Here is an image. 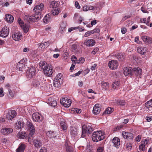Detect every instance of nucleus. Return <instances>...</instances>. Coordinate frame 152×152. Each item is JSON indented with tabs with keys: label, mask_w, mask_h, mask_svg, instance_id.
Instances as JSON below:
<instances>
[{
	"label": "nucleus",
	"mask_w": 152,
	"mask_h": 152,
	"mask_svg": "<svg viewBox=\"0 0 152 152\" xmlns=\"http://www.w3.org/2000/svg\"><path fill=\"white\" fill-rule=\"evenodd\" d=\"M44 9V4L43 3H41L34 7L33 11L35 12V14L30 16L27 15L26 17L27 18L28 21L33 22L37 21L41 18L40 13Z\"/></svg>",
	"instance_id": "1"
},
{
	"label": "nucleus",
	"mask_w": 152,
	"mask_h": 152,
	"mask_svg": "<svg viewBox=\"0 0 152 152\" xmlns=\"http://www.w3.org/2000/svg\"><path fill=\"white\" fill-rule=\"evenodd\" d=\"M39 66L43 70L46 75L50 76L52 74L53 70L52 67L45 61L40 62Z\"/></svg>",
	"instance_id": "2"
},
{
	"label": "nucleus",
	"mask_w": 152,
	"mask_h": 152,
	"mask_svg": "<svg viewBox=\"0 0 152 152\" xmlns=\"http://www.w3.org/2000/svg\"><path fill=\"white\" fill-rule=\"evenodd\" d=\"M93 131V128L91 124L83 125L82 126V137H84L86 136H88Z\"/></svg>",
	"instance_id": "3"
},
{
	"label": "nucleus",
	"mask_w": 152,
	"mask_h": 152,
	"mask_svg": "<svg viewBox=\"0 0 152 152\" xmlns=\"http://www.w3.org/2000/svg\"><path fill=\"white\" fill-rule=\"evenodd\" d=\"M27 126L29 129L30 133L26 141L31 143V141L33 140V135L35 132V129L33 124L30 122H28Z\"/></svg>",
	"instance_id": "4"
},
{
	"label": "nucleus",
	"mask_w": 152,
	"mask_h": 152,
	"mask_svg": "<svg viewBox=\"0 0 152 152\" xmlns=\"http://www.w3.org/2000/svg\"><path fill=\"white\" fill-rule=\"evenodd\" d=\"M104 138V135L100 131L94 132L92 136V140L94 142H97L102 140Z\"/></svg>",
	"instance_id": "5"
},
{
	"label": "nucleus",
	"mask_w": 152,
	"mask_h": 152,
	"mask_svg": "<svg viewBox=\"0 0 152 152\" xmlns=\"http://www.w3.org/2000/svg\"><path fill=\"white\" fill-rule=\"evenodd\" d=\"M62 75L59 73L55 77V80L53 82V86L55 88H58L62 83L63 81Z\"/></svg>",
	"instance_id": "6"
},
{
	"label": "nucleus",
	"mask_w": 152,
	"mask_h": 152,
	"mask_svg": "<svg viewBox=\"0 0 152 152\" xmlns=\"http://www.w3.org/2000/svg\"><path fill=\"white\" fill-rule=\"evenodd\" d=\"M41 85L39 88H40L42 90L50 91L53 89V87L51 84H50L47 83H45L44 81L43 82H41Z\"/></svg>",
	"instance_id": "7"
},
{
	"label": "nucleus",
	"mask_w": 152,
	"mask_h": 152,
	"mask_svg": "<svg viewBox=\"0 0 152 152\" xmlns=\"http://www.w3.org/2000/svg\"><path fill=\"white\" fill-rule=\"evenodd\" d=\"M32 118L34 121L39 123L43 120L42 115L37 112L34 113L32 114Z\"/></svg>",
	"instance_id": "8"
},
{
	"label": "nucleus",
	"mask_w": 152,
	"mask_h": 152,
	"mask_svg": "<svg viewBox=\"0 0 152 152\" xmlns=\"http://www.w3.org/2000/svg\"><path fill=\"white\" fill-rule=\"evenodd\" d=\"M36 69L35 67H31L28 69L26 72V76L28 79H30L34 77L35 74Z\"/></svg>",
	"instance_id": "9"
},
{
	"label": "nucleus",
	"mask_w": 152,
	"mask_h": 152,
	"mask_svg": "<svg viewBox=\"0 0 152 152\" xmlns=\"http://www.w3.org/2000/svg\"><path fill=\"white\" fill-rule=\"evenodd\" d=\"M18 21L19 25L23 29V31L25 33H27L28 31L29 28H30V25L26 24H24L23 22L20 18H18Z\"/></svg>",
	"instance_id": "10"
},
{
	"label": "nucleus",
	"mask_w": 152,
	"mask_h": 152,
	"mask_svg": "<svg viewBox=\"0 0 152 152\" xmlns=\"http://www.w3.org/2000/svg\"><path fill=\"white\" fill-rule=\"evenodd\" d=\"M60 103L64 107H68L70 106L72 102L70 99L63 98L61 99Z\"/></svg>",
	"instance_id": "11"
},
{
	"label": "nucleus",
	"mask_w": 152,
	"mask_h": 152,
	"mask_svg": "<svg viewBox=\"0 0 152 152\" xmlns=\"http://www.w3.org/2000/svg\"><path fill=\"white\" fill-rule=\"evenodd\" d=\"M122 134L123 137L124 139H128L129 140H132L134 137L133 134L130 132H127L123 131Z\"/></svg>",
	"instance_id": "12"
},
{
	"label": "nucleus",
	"mask_w": 152,
	"mask_h": 152,
	"mask_svg": "<svg viewBox=\"0 0 152 152\" xmlns=\"http://www.w3.org/2000/svg\"><path fill=\"white\" fill-rule=\"evenodd\" d=\"M108 66L110 68L113 70L117 68L118 66V64L116 60H112L109 62Z\"/></svg>",
	"instance_id": "13"
},
{
	"label": "nucleus",
	"mask_w": 152,
	"mask_h": 152,
	"mask_svg": "<svg viewBox=\"0 0 152 152\" xmlns=\"http://www.w3.org/2000/svg\"><path fill=\"white\" fill-rule=\"evenodd\" d=\"M9 33V28L7 27H4L0 31V36L3 37H7Z\"/></svg>",
	"instance_id": "14"
},
{
	"label": "nucleus",
	"mask_w": 152,
	"mask_h": 152,
	"mask_svg": "<svg viewBox=\"0 0 152 152\" xmlns=\"http://www.w3.org/2000/svg\"><path fill=\"white\" fill-rule=\"evenodd\" d=\"M12 37L14 40L19 41L21 39L22 35L20 32H15L12 34Z\"/></svg>",
	"instance_id": "15"
},
{
	"label": "nucleus",
	"mask_w": 152,
	"mask_h": 152,
	"mask_svg": "<svg viewBox=\"0 0 152 152\" xmlns=\"http://www.w3.org/2000/svg\"><path fill=\"white\" fill-rule=\"evenodd\" d=\"M16 115V112L15 110H10L8 111L6 117L9 120H11L15 117Z\"/></svg>",
	"instance_id": "16"
},
{
	"label": "nucleus",
	"mask_w": 152,
	"mask_h": 152,
	"mask_svg": "<svg viewBox=\"0 0 152 152\" xmlns=\"http://www.w3.org/2000/svg\"><path fill=\"white\" fill-rule=\"evenodd\" d=\"M95 44V41L93 39H86L84 42V45L88 47L93 46Z\"/></svg>",
	"instance_id": "17"
},
{
	"label": "nucleus",
	"mask_w": 152,
	"mask_h": 152,
	"mask_svg": "<svg viewBox=\"0 0 152 152\" xmlns=\"http://www.w3.org/2000/svg\"><path fill=\"white\" fill-rule=\"evenodd\" d=\"M133 73L139 78L141 77L142 70L140 68H134L132 69Z\"/></svg>",
	"instance_id": "18"
},
{
	"label": "nucleus",
	"mask_w": 152,
	"mask_h": 152,
	"mask_svg": "<svg viewBox=\"0 0 152 152\" xmlns=\"http://www.w3.org/2000/svg\"><path fill=\"white\" fill-rule=\"evenodd\" d=\"M1 133L4 135H7L13 132V129L12 128H4L1 130Z\"/></svg>",
	"instance_id": "19"
},
{
	"label": "nucleus",
	"mask_w": 152,
	"mask_h": 152,
	"mask_svg": "<svg viewBox=\"0 0 152 152\" xmlns=\"http://www.w3.org/2000/svg\"><path fill=\"white\" fill-rule=\"evenodd\" d=\"M112 143H113V146L116 148H118L120 145V140L117 137H114L112 140Z\"/></svg>",
	"instance_id": "20"
},
{
	"label": "nucleus",
	"mask_w": 152,
	"mask_h": 152,
	"mask_svg": "<svg viewBox=\"0 0 152 152\" xmlns=\"http://www.w3.org/2000/svg\"><path fill=\"white\" fill-rule=\"evenodd\" d=\"M132 69L131 67H126L124 69V74L125 76L130 75L132 76Z\"/></svg>",
	"instance_id": "21"
},
{
	"label": "nucleus",
	"mask_w": 152,
	"mask_h": 152,
	"mask_svg": "<svg viewBox=\"0 0 152 152\" xmlns=\"http://www.w3.org/2000/svg\"><path fill=\"white\" fill-rule=\"evenodd\" d=\"M100 105L99 104H96L93 107V113L95 115H97L99 113L101 110Z\"/></svg>",
	"instance_id": "22"
},
{
	"label": "nucleus",
	"mask_w": 152,
	"mask_h": 152,
	"mask_svg": "<svg viewBox=\"0 0 152 152\" xmlns=\"http://www.w3.org/2000/svg\"><path fill=\"white\" fill-rule=\"evenodd\" d=\"M143 41L148 44L152 43V38L147 36H143L142 37Z\"/></svg>",
	"instance_id": "23"
},
{
	"label": "nucleus",
	"mask_w": 152,
	"mask_h": 152,
	"mask_svg": "<svg viewBox=\"0 0 152 152\" xmlns=\"http://www.w3.org/2000/svg\"><path fill=\"white\" fill-rule=\"evenodd\" d=\"M24 125V124L23 121H18V123H16L15 127L16 129H20L23 128Z\"/></svg>",
	"instance_id": "24"
},
{
	"label": "nucleus",
	"mask_w": 152,
	"mask_h": 152,
	"mask_svg": "<svg viewBox=\"0 0 152 152\" xmlns=\"http://www.w3.org/2000/svg\"><path fill=\"white\" fill-rule=\"evenodd\" d=\"M4 20L7 22H12L14 20V18L10 14H7L5 15Z\"/></svg>",
	"instance_id": "25"
},
{
	"label": "nucleus",
	"mask_w": 152,
	"mask_h": 152,
	"mask_svg": "<svg viewBox=\"0 0 152 152\" xmlns=\"http://www.w3.org/2000/svg\"><path fill=\"white\" fill-rule=\"evenodd\" d=\"M32 141H33L32 140ZM33 142L34 146L37 148L41 146L42 145V142L41 141L37 139L34 140L33 141Z\"/></svg>",
	"instance_id": "26"
},
{
	"label": "nucleus",
	"mask_w": 152,
	"mask_h": 152,
	"mask_svg": "<svg viewBox=\"0 0 152 152\" xmlns=\"http://www.w3.org/2000/svg\"><path fill=\"white\" fill-rule=\"evenodd\" d=\"M59 5L58 1H52L50 3L49 7L50 8H55L57 7Z\"/></svg>",
	"instance_id": "27"
},
{
	"label": "nucleus",
	"mask_w": 152,
	"mask_h": 152,
	"mask_svg": "<svg viewBox=\"0 0 152 152\" xmlns=\"http://www.w3.org/2000/svg\"><path fill=\"white\" fill-rule=\"evenodd\" d=\"M48 103L50 106L55 107L57 105V102L54 99L50 98L48 99Z\"/></svg>",
	"instance_id": "28"
},
{
	"label": "nucleus",
	"mask_w": 152,
	"mask_h": 152,
	"mask_svg": "<svg viewBox=\"0 0 152 152\" xmlns=\"http://www.w3.org/2000/svg\"><path fill=\"white\" fill-rule=\"evenodd\" d=\"M137 51L138 53L142 55H144L146 53L147 49L145 47H138Z\"/></svg>",
	"instance_id": "29"
},
{
	"label": "nucleus",
	"mask_w": 152,
	"mask_h": 152,
	"mask_svg": "<svg viewBox=\"0 0 152 152\" xmlns=\"http://www.w3.org/2000/svg\"><path fill=\"white\" fill-rule=\"evenodd\" d=\"M79 45L76 44H73L71 45V49L72 51L74 53H77L78 52V47Z\"/></svg>",
	"instance_id": "30"
},
{
	"label": "nucleus",
	"mask_w": 152,
	"mask_h": 152,
	"mask_svg": "<svg viewBox=\"0 0 152 152\" xmlns=\"http://www.w3.org/2000/svg\"><path fill=\"white\" fill-rule=\"evenodd\" d=\"M37 80L36 81L35 83L34 84V85H35V86L36 87H40V85H41V82H43L44 81L43 80H42L43 78H42V77H39V79H38V77H37Z\"/></svg>",
	"instance_id": "31"
},
{
	"label": "nucleus",
	"mask_w": 152,
	"mask_h": 152,
	"mask_svg": "<svg viewBox=\"0 0 152 152\" xmlns=\"http://www.w3.org/2000/svg\"><path fill=\"white\" fill-rule=\"evenodd\" d=\"M50 45V43L48 42H45L44 43L41 44L39 47L41 48L42 50H44L47 48Z\"/></svg>",
	"instance_id": "32"
},
{
	"label": "nucleus",
	"mask_w": 152,
	"mask_h": 152,
	"mask_svg": "<svg viewBox=\"0 0 152 152\" xmlns=\"http://www.w3.org/2000/svg\"><path fill=\"white\" fill-rule=\"evenodd\" d=\"M46 134L50 138H55L56 136L55 132L51 131L47 132Z\"/></svg>",
	"instance_id": "33"
},
{
	"label": "nucleus",
	"mask_w": 152,
	"mask_h": 152,
	"mask_svg": "<svg viewBox=\"0 0 152 152\" xmlns=\"http://www.w3.org/2000/svg\"><path fill=\"white\" fill-rule=\"evenodd\" d=\"M145 106L148 108L149 110H151L152 108V99L147 102L145 104Z\"/></svg>",
	"instance_id": "34"
},
{
	"label": "nucleus",
	"mask_w": 152,
	"mask_h": 152,
	"mask_svg": "<svg viewBox=\"0 0 152 152\" xmlns=\"http://www.w3.org/2000/svg\"><path fill=\"white\" fill-rule=\"evenodd\" d=\"M18 136L20 139H24L27 137V135L25 133H23L22 132H19L18 134Z\"/></svg>",
	"instance_id": "35"
},
{
	"label": "nucleus",
	"mask_w": 152,
	"mask_h": 152,
	"mask_svg": "<svg viewBox=\"0 0 152 152\" xmlns=\"http://www.w3.org/2000/svg\"><path fill=\"white\" fill-rule=\"evenodd\" d=\"M25 148V145L24 144H21L16 150L17 152H23L24 151Z\"/></svg>",
	"instance_id": "36"
},
{
	"label": "nucleus",
	"mask_w": 152,
	"mask_h": 152,
	"mask_svg": "<svg viewBox=\"0 0 152 152\" xmlns=\"http://www.w3.org/2000/svg\"><path fill=\"white\" fill-rule=\"evenodd\" d=\"M94 7L89 5L84 6L83 7V10L84 11H87L88 10L94 9Z\"/></svg>",
	"instance_id": "37"
},
{
	"label": "nucleus",
	"mask_w": 152,
	"mask_h": 152,
	"mask_svg": "<svg viewBox=\"0 0 152 152\" xmlns=\"http://www.w3.org/2000/svg\"><path fill=\"white\" fill-rule=\"evenodd\" d=\"M114 56L118 59L120 61H123L124 58V57L123 54H115L114 55Z\"/></svg>",
	"instance_id": "38"
},
{
	"label": "nucleus",
	"mask_w": 152,
	"mask_h": 152,
	"mask_svg": "<svg viewBox=\"0 0 152 152\" xmlns=\"http://www.w3.org/2000/svg\"><path fill=\"white\" fill-rule=\"evenodd\" d=\"M120 83L118 81H115L112 84V87L114 89H117L119 87Z\"/></svg>",
	"instance_id": "39"
},
{
	"label": "nucleus",
	"mask_w": 152,
	"mask_h": 152,
	"mask_svg": "<svg viewBox=\"0 0 152 152\" xmlns=\"http://www.w3.org/2000/svg\"><path fill=\"white\" fill-rule=\"evenodd\" d=\"M70 134L73 136H74L77 134V130L75 127H72L70 128Z\"/></svg>",
	"instance_id": "40"
},
{
	"label": "nucleus",
	"mask_w": 152,
	"mask_h": 152,
	"mask_svg": "<svg viewBox=\"0 0 152 152\" xmlns=\"http://www.w3.org/2000/svg\"><path fill=\"white\" fill-rule=\"evenodd\" d=\"M113 111V109L112 108L110 107H108L103 113V115L110 114Z\"/></svg>",
	"instance_id": "41"
},
{
	"label": "nucleus",
	"mask_w": 152,
	"mask_h": 152,
	"mask_svg": "<svg viewBox=\"0 0 152 152\" xmlns=\"http://www.w3.org/2000/svg\"><path fill=\"white\" fill-rule=\"evenodd\" d=\"M101 84L102 87L105 90L107 89L109 86V83L107 82L102 81L101 83Z\"/></svg>",
	"instance_id": "42"
},
{
	"label": "nucleus",
	"mask_w": 152,
	"mask_h": 152,
	"mask_svg": "<svg viewBox=\"0 0 152 152\" xmlns=\"http://www.w3.org/2000/svg\"><path fill=\"white\" fill-rule=\"evenodd\" d=\"M8 90L9 93L7 94L8 97L10 99L12 98L14 95V93L9 88H8Z\"/></svg>",
	"instance_id": "43"
},
{
	"label": "nucleus",
	"mask_w": 152,
	"mask_h": 152,
	"mask_svg": "<svg viewBox=\"0 0 152 152\" xmlns=\"http://www.w3.org/2000/svg\"><path fill=\"white\" fill-rule=\"evenodd\" d=\"M59 10L58 8L57 9H53L51 12V14L53 15H58L59 13Z\"/></svg>",
	"instance_id": "44"
},
{
	"label": "nucleus",
	"mask_w": 152,
	"mask_h": 152,
	"mask_svg": "<svg viewBox=\"0 0 152 152\" xmlns=\"http://www.w3.org/2000/svg\"><path fill=\"white\" fill-rule=\"evenodd\" d=\"M49 15H47L44 18L43 20L44 22L46 23H48L50 20V18L49 17Z\"/></svg>",
	"instance_id": "45"
},
{
	"label": "nucleus",
	"mask_w": 152,
	"mask_h": 152,
	"mask_svg": "<svg viewBox=\"0 0 152 152\" xmlns=\"http://www.w3.org/2000/svg\"><path fill=\"white\" fill-rule=\"evenodd\" d=\"M25 67V64H22L19 63H18L17 64V67L18 68L20 71L22 70V69L24 68Z\"/></svg>",
	"instance_id": "46"
},
{
	"label": "nucleus",
	"mask_w": 152,
	"mask_h": 152,
	"mask_svg": "<svg viewBox=\"0 0 152 152\" xmlns=\"http://www.w3.org/2000/svg\"><path fill=\"white\" fill-rule=\"evenodd\" d=\"M71 59L73 62L75 63L79 64V62H78V61L77 60V57L75 56H72Z\"/></svg>",
	"instance_id": "47"
},
{
	"label": "nucleus",
	"mask_w": 152,
	"mask_h": 152,
	"mask_svg": "<svg viewBox=\"0 0 152 152\" xmlns=\"http://www.w3.org/2000/svg\"><path fill=\"white\" fill-rule=\"evenodd\" d=\"M126 147L127 150L129 151L131 150L132 147V145L131 143H128L126 144Z\"/></svg>",
	"instance_id": "48"
},
{
	"label": "nucleus",
	"mask_w": 152,
	"mask_h": 152,
	"mask_svg": "<svg viewBox=\"0 0 152 152\" xmlns=\"http://www.w3.org/2000/svg\"><path fill=\"white\" fill-rule=\"evenodd\" d=\"M116 103L119 105L123 106L125 104V102L123 100H118Z\"/></svg>",
	"instance_id": "49"
},
{
	"label": "nucleus",
	"mask_w": 152,
	"mask_h": 152,
	"mask_svg": "<svg viewBox=\"0 0 152 152\" xmlns=\"http://www.w3.org/2000/svg\"><path fill=\"white\" fill-rule=\"evenodd\" d=\"M60 124L61 128L64 130L66 129V126L65 125V123L64 122H61L60 123Z\"/></svg>",
	"instance_id": "50"
},
{
	"label": "nucleus",
	"mask_w": 152,
	"mask_h": 152,
	"mask_svg": "<svg viewBox=\"0 0 152 152\" xmlns=\"http://www.w3.org/2000/svg\"><path fill=\"white\" fill-rule=\"evenodd\" d=\"M66 152H73V150L72 147L68 146L66 147Z\"/></svg>",
	"instance_id": "51"
},
{
	"label": "nucleus",
	"mask_w": 152,
	"mask_h": 152,
	"mask_svg": "<svg viewBox=\"0 0 152 152\" xmlns=\"http://www.w3.org/2000/svg\"><path fill=\"white\" fill-rule=\"evenodd\" d=\"M66 26L64 23H62L61 24L60 26V29L61 28L62 31H64Z\"/></svg>",
	"instance_id": "52"
},
{
	"label": "nucleus",
	"mask_w": 152,
	"mask_h": 152,
	"mask_svg": "<svg viewBox=\"0 0 152 152\" xmlns=\"http://www.w3.org/2000/svg\"><path fill=\"white\" fill-rule=\"evenodd\" d=\"M139 149L140 151H144L145 149V145L143 144L140 145L139 146Z\"/></svg>",
	"instance_id": "53"
},
{
	"label": "nucleus",
	"mask_w": 152,
	"mask_h": 152,
	"mask_svg": "<svg viewBox=\"0 0 152 152\" xmlns=\"http://www.w3.org/2000/svg\"><path fill=\"white\" fill-rule=\"evenodd\" d=\"M73 111L75 112H76L77 113H80L81 112V109H78L77 108L74 109Z\"/></svg>",
	"instance_id": "54"
},
{
	"label": "nucleus",
	"mask_w": 152,
	"mask_h": 152,
	"mask_svg": "<svg viewBox=\"0 0 152 152\" xmlns=\"http://www.w3.org/2000/svg\"><path fill=\"white\" fill-rule=\"evenodd\" d=\"M4 95L3 89L2 88H0V96L1 97L3 96Z\"/></svg>",
	"instance_id": "55"
},
{
	"label": "nucleus",
	"mask_w": 152,
	"mask_h": 152,
	"mask_svg": "<svg viewBox=\"0 0 152 152\" xmlns=\"http://www.w3.org/2000/svg\"><path fill=\"white\" fill-rule=\"evenodd\" d=\"M78 61V62H79V64L80 63L81 64L83 63L84 62L85 59L84 58L81 57L79 58V60Z\"/></svg>",
	"instance_id": "56"
},
{
	"label": "nucleus",
	"mask_w": 152,
	"mask_h": 152,
	"mask_svg": "<svg viewBox=\"0 0 152 152\" xmlns=\"http://www.w3.org/2000/svg\"><path fill=\"white\" fill-rule=\"evenodd\" d=\"M26 61H27V59L26 58H25V59L23 58V59H22V60H21L18 63H19L22 64H23L25 65V62Z\"/></svg>",
	"instance_id": "57"
},
{
	"label": "nucleus",
	"mask_w": 152,
	"mask_h": 152,
	"mask_svg": "<svg viewBox=\"0 0 152 152\" xmlns=\"http://www.w3.org/2000/svg\"><path fill=\"white\" fill-rule=\"evenodd\" d=\"M99 50V49L98 48H95L92 51V53L94 54H95Z\"/></svg>",
	"instance_id": "58"
},
{
	"label": "nucleus",
	"mask_w": 152,
	"mask_h": 152,
	"mask_svg": "<svg viewBox=\"0 0 152 152\" xmlns=\"http://www.w3.org/2000/svg\"><path fill=\"white\" fill-rule=\"evenodd\" d=\"M103 150V148L102 147H99L97 149V152H102Z\"/></svg>",
	"instance_id": "59"
},
{
	"label": "nucleus",
	"mask_w": 152,
	"mask_h": 152,
	"mask_svg": "<svg viewBox=\"0 0 152 152\" xmlns=\"http://www.w3.org/2000/svg\"><path fill=\"white\" fill-rule=\"evenodd\" d=\"M47 150L45 147L42 148L40 150V152H47Z\"/></svg>",
	"instance_id": "60"
},
{
	"label": "nucleus",
	"mask_w": 152,
	"mask_h": 152,
	"mask_svg": "<svg viewBox=\"0 0 152 152\" xmlns=\"http://www.w3.org/2000/svg\"><path fill=\"white\" fill-rule=\"evenodd\" d=\"M141 136L140 135H138L137 137H136L135 138L137 142H139L141 139Z\"/></svg>",
	"instance_id": "61"
},
{
	"label": "nucleus",
	"mask_w": 152,
	"mask_h": 152,
	"mask_svg": "<svg viewBox=\"0 0 152 152\" xmlns=\"http://www.w3.org/2000/svg\"><path fill=\"white\" fill-rule=\"evenodd\" d=\"M75 7L76 8H77L78 9H79L80 8V7L79 5V3L78 1H76L75 2Z\"/></svg>",
	"instance_id": "62"
},
{
	"label": "nucleus",
	"mask_w": 152,
	"mask_h": 152,
	"mask_svg": "<svg viewBox=\"0 0 152 152\" xmlns=\"http://www.w3.org/2000/svg\"><path fill=\"white\" fill-rule=\"evenodd\" d=\"M95 33H99L100 32V29L99 28H96L93 30Z\"/></svg>",
	"instance_id": "63"
},
{
	"label": "nucleus",
	"mask_w": 152,
	"mask_h": 152,
	"mask_svg": "<svg viewBox=\"0 0 152 152\" xmlns=\"http://www.w3.org/2000/svg\"><path fill=\"white\" fill-rule=\"evenodd\" d=\"M141 10L144 13H146L148 12V11L147 10H145V9L142 7L141 8Z\"/></svg>",
	"instance_id": "64"
}]
</instances>
